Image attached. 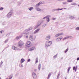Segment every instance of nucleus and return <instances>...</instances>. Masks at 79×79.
<instances>
[{
    "instance_id": "1",
    "label": "nucleus",
    "mask_w": 79,
    "mask_h": 79,
    "mask_svg": "<svg viewBox=\"0 0 79 79\" xmlns=\"http://www.w3.org/2000/svg\"><path fill=\"white\" fill-rule=\"evenodd\" d=\"M52 44V42L51 41L48 40L46 41L45 44V47L47 48L48 47H50Z\"/></svg>"
},
{
    "instance_id": "2",
    "label": "nucleus",
    "mask_w": 79,
    "mask_h": 79,
    "mask_svg": "<svg viewBox=\"0 0 79 79\" xmlns=\"http://www.w3.org/2000/svg\"><path fill=\"white\" fill-rule=\"evenodd\" d=\"M18 46L20 48H21L23 47V45H24V42L21 40H20L18 42Z\"/></svg>"
},
{
    "instance_id": "3",
    "label": "nucleus",
    "mask_w": 79,
    "mask_h": 79,
    "mask_svg": "<svg viewBox=\"0 0 79 79\" xmlns=\"http://www.w3.org/2000/svg\"><path fill=\"white\" fill-rule=\"evenodd\" d=\"M42 24V23L40 22H38L37 23V25H35L34 27V29H35L39 27L40 26V25H41Z\"/></svg>"
},
{
    "instance_id": "4",
    "label": "nucleus",
    "mask_w": 79,
    "mask_h": 79,
    "mask_svg": "<svg viewBox=\"0 0 79 79\" xmlns=\"http://www.w3.org/2000/svg\"><path fill=\"white\" fill-rule=\"evenodd\" d=\"M31 44V42L29 41L27 42L26 44V46L27 47H30L31 45H30Z\"/></svg>"
},
{
    "instance_id": "5",
    "label": "nucleus",
    "mask_w": 79,
    "mask_h": 79,
    "mask_svg": "<svg viewBox=\"0 0 79 79\" xmlns=\"http://www.w3.org/2000/svg\"><path fill=\"white\" fill-rule=\"evenodd\" d=\"M12 15H13V14H12L11 12H9L7 15V17L8 18H10V17L12 16Z\"/></svg>"
},
{
    "instance_id": "6",
    "label": "nucleus",
    "mask_w": 79,
    "mask_h": 79,
    "mask_svg": "<svg viewBox=\"0 0 79 79\" xmlns=\"http://www.w3.org/2000/svg\"><path fill=\"white\" fill-rule=\"evenodd\" d=\"M51 17V16L50 15H48V17H47L46 18V21L47 23H49V22H50V18Z\"/></svg>"
},
{
    "instance_id": "7",
    "label": "nucleus",
    "mask_w": 79,
    "mask_h": 79,
    "mask_svg": "<svg viewBox=\"0 0 79 79\" xmlns=\"http://www.w3.org/2000/svg\"><path fill=\"white\" fill-rule=\"evenodd\" d=\"M28 30H27V29L25 30L23 32V34H26V35H27V34H29V32H28Z\"/></svg>"
},
{
    "instance_id": "8",
    "label": "nucleus",
    "mask_w": 79,
    "mask_h": 79,
    "mask_svg": "<svg viewBox=\"0 0 79 79\" xmlns=\"http://www.w3.org/2000/svg\"><path fill=\"white\" fill-rule=\"evenodd\" d=\"M33 77V79H35L37 78V75H36V74L35 73H32Z\"/></svg>"
},
{
    "instance_id": "9",
    "label": "nucleus",
    "mask_w": 79,
    "mask_h": 79,
    "mask_svg": "<svg viewBox=\"0 0 79 79\" xmlns=\"http://www.w3.org/2000/svg\"><path fill=\"white\" fill-rule=\"evenodd\" d=\"M12 49H13V50H20V49L17 48L14 46H12Z\"/></svg>"
},
{
    "instance_id": "10",
    "label": "nucleus",
    "mask_w": 79,
    "mask_h": 79,
    "mask_svg": "<svg viewBox=\"0 0 79 79\" xmlns=\"http://www.w3.org/2000/svg\"><path fill=\"white\" fill-rule=\"evenodd\" d=\"M40 31V28H38L34 32V34H37L39 31Z\"/></svg>"
},
{
    "instance_id": "11",
    "label": "nucleus",
    "mask_w": 79,
    "mask_h": 79,
    "mask_svg": "<svg viewBox=\"0 0 79 79\" xmlns=\"http://www.w3.org/2000/svg\"><path fill=\"white\" fill-rule=\"evenodd\" d=\"M63 35V33H58V34H56L55 35V37H59V36H60V35Z\"/></svg>"
},
{
    "instance_id": "12",
    "label": "nucleus",
    "mask_w": 79,
    "mask_h": 79,
    "mask_svg": "<svg viewBox=\"0 0 79 79\" xmlns=\"http://www.w3.org/2000/svg\"><path fill=\"white\" fill-rule=\"evenodd\" d=\"M35 9L36 11H42V9L39 8V7H36L35 8Z\"/></svg>"
},
{
    "instance_id": "13",
    "label": "nucleus",
    "mask_w": 79,
    "mask_h": 79,
    "mask_svg": "<svg viewBox=\"0 0 79 79\" xmlns=\"http://www.w3.org/2000/svg\"><path fill=\"white\" fill-rule=\"evenodd\" d=\"M49 39H50V35H48L45 38V40H49Z\"/></svg>"
},
{
    "instance_id": "14",
    "label": "nucleus",
    "mask_w": 79,
    "mask_h": 79,
    "mask_svg": "<svg viewBox=\"0 0 79 79\" xmlns=\"http://www.w3.org/2000/svg\"><path fill=\"white\" fill-rule=\"evenodd\" d=\"M34 49H35V47H33L29 49L28 50L29 51H32V50H34Z\"/></svg>"
},
{
    "instance_id": "15",
    "label": "nucleus",
    "mask_w": 79,
    "mask_h": 79,
    "mask_svg": "<svg viewBox=\"0 0 79 79\" xmlns=\"http://www.w3.org/2000/svg\"><path fill=\"white\" fill-rule=\"evenodd\" d=\"M69 18L71 19H74V17L72 15H69Z\"/></svg>"
},
{
    "instance_id": "16",
    "label": "nucleus",
    "mask_w": 79,
    "mask_h": 79,
    "mask_svg": "<svg viewBox=\"0 0 79 79\" xmlns=\"http://www.w3.org/2000/svg\"><path fill=\"white\" fill-rule=\"evenodd\" d=\"M40 4H42V2H40L39 3H38V4H37L36 6H35L36 7H39V6H40Z\"/></svg>"
},
{
    "instance_id": "17",
    "label": "nucleus",
    "mask_w": 79,
    "mask_h": 79,
    "mask_svg": "<svg viewBox=\"0 0 79 79\" xmlns=\"http://www.w3.org/2000/svg\"><path fill=\"white\" fill-rule=\"evenodd\" d=\"M33 29V27H29L27 29L28 31H31V30H32Z\"/></svg>"
},
{
    "instance_id": "18",
    "label": "nucleus",
    "mask_w": 79,
    "mask_h": 79,
    "mask_svg": "<svg viewBox=\"0 0 79 79\" xmlns=\"http://www.w3.org/2000/svg\"><path fill=\"white\" fill-rule=\"evenodd\" d=\"M30 40H31V41H33V38H32V35L30 36Z\"/></svg>"
},
{
    "instance_id": "19",
    "label": "nucleus",
    "mask_w": 79,
    "mask_h": 79,
    "mask_svg": "<svg viewBox=\"0 0 79 79\" xmlns=\"http://www.w3.org/2000/svg\"><path fill=\"white\" fill-rule=\"evenodd\" d=\"M41 67V64H40L39 65H38V69L39 70H40V68Z\"/></svg>"
},
{
    "instance_id": "20",
    "label": "nucleus",
    "mask_w": 79,
    "mask_h": 79,
    "mask_svg": "<svg viewBox=\"0 0 79 79\" xmlns=\"http://www.w3.org/2000/svg\"><path fill=\"white\" fill-rule=\"evenodd\" d=\"M20 38H21V36H17L16 38V40H18V39H19Z\"/></svg>"
},
{
    "instance_id": "21",
    "label": "nucleus",
    "mask_w": 79,
    "mask_h": 79,
    "mask_svg": "<svg viewBox=\"0 0 79 79\" xmlns=\"http://www.w3.org/2000/svg\"><path fill=\"white\" fill-rule=\"evenodd\" d=\"M25 61V60L24 59H22L21 61V63H23Z\"/></svg>"
},
{
    "instance_id": "22",
    "label": "nucleus",
    "mask_w": 79,
    "mask_h": 79,
    "mask_svg": "<svg viewBox=\"0 0 79 79\" xmlns=\"http://www.w3.org/2000/svg\"><path fill=\"white\" fill-rule=\"evenodd\" d=\"M63 10V8H62V9H55V11H57H57H59L60 10Z\"/></svg>"
},
{
    "instance_id": "23",
    "label": "nucleus",
    "mask_w": 79,
    "mask_h": 79,
    "mask_svg": "<svg viewBox=\"0 0 79 79\" xmlns=\"http://www.w3.org/2000/svg\"><path fill=\"white\" fill-rule=\"evenodd\" d=\"M47 24H44L42 26V27L44 28L45 27H46L47 26Z\"/></svg>"
},
{
    "instance_id": "24",
    "label": "nucleus",
    "mask_w": 79,
    "mask_h": 79,
    "mask_svg": "<svg viewBox=\"0 0 79 79\" xmlns=\"http://www.w3.org/2000/svg\"><path fill=\"white\" fill-rule=\"evenodd\" d=\"M68 39V36H66L63 38V41H64V40H66V39Z\"/></svg>"
},
{
    "instance_id": "25",
    "label": "nucleus",
    "mask_w": 79,
    "mask_h": 79,
    "mask_svg": "<svg viewBox=\"0 0 79 79\" xmlns=\"http://www.w3.org/2000/svg\"><path fill=\"white\" fill-rule=\"evenodd\" d=\"M51 75H52V73H50L49 74V75H48V78H47L48 79H50V77L51 76Z\"/></svg>"
},
{
    "instance_id": "26",
    "label": "nucleus",
    "mask_w": 79,
    "mask_h": 79,
    "mask_svg": "<svg viewBox=\"0 0 79 79\" xmlns=\"http://www.w3.org/2000/svg\"><path fill=\"white\" fill-rule=\"evenodd\" d=\"M71 5H74V6H76V5H77V4L75 3H71Z\"/></svg>"
},
{
    "instance_id": "27",
    "label": "nucleus",
    "mask_w": 79,
    "mask_h": 79,
    "mask_svg": "<svg viewBox=\"0 0 79 79\" xmlns=\"http://www.w3.org/2000/svg\"><path fill=\"white\" fill-rule=\"evenodd\" d=\"M34 8L32 7H31L28 8V10H30V11H31L32 10H33Z\"/></svg>"
},
{
    "instance_id": "28",
    "label": "nucleus",
    "mask_w": 79,
    "mask_h": 79,
    "mask_svg": "<svg viewBox=\"0 0 79 79\" xmlns=\"http://www.w3.org/2000/svg\"><path fill=\"white\" fill-rule=\"evenodd\" d=\"M38 58L37 57L36 60V61L35 62V64H36L38 63Z\"/></svg>"
},
{
    "instance_id": "29",
    "label": "nucleus",
    "mask_w": 79,
    "mask_h": 79,
    "mask_svg": "<svg viewBox=\"0 0 79 79\" xmlns=\"http://www.w3.org/2000/svg\"><path fill=\"white\" fill-rule=\"evenodd\" d=\"M77 66H76L75 67V66L73 67V70H75V69H77Z\"/></svg>"
},
{
    "instance_id": "30",
    "label": "nucleus",
    "mask_w": 79,
    "mask_h": 79,
    "mask_svg": "<svg viewBox=\"0 0 79 79\" xmlns=\"http://www.w3.org/2000/svg\"><path fill=\"white\" fill-rule=\"evenodd\" d=\"M75 30L76 31H79V27H76L75 28Z\"/></svg>"
},
{
    "instance_id": "31",
    "label": "nucleus",
    "mask_w": 79,
    "mask_h": 79,
    "mask_svg": "<svg viewBox=\"0 0 79 79\" xmlns=\"http://www.w3.org/2000/svg\"><path fill=\"white\" fill-rule=\"evenodd\" d=\"M57 55H58V54H57L56 55H55L53 57V58L54 59L56 58V57H57Z\"/></svg>"
},
{
    "instance_id": "32",
    "label": "nucleus",
    "mask_w": 79,
    "mask_h": 79,
    "mask_svg": "<svg viewBox=\"0 0 79 79\" xmlns=\"http://www.w3.org/2000/svg\"><path fill=\"white\" fill-rule=\"evenodd\" d=\"M71 68V67H69V68L68 69V74H69V70H70Z\"/></svg>"
},
{
    "instance_id": "33",
    "label": "nucleus",
    "mask_w": 79,
    "mask_h": 79,
    "mask_svg": "<svg viewBox=\"0 0 79 79\" xmlns=\"http://www.w3.org/2000/svg\"><path fill=\"white\" fill-rule=\"evenodd\" d=\"M60 38H58L56 39V41L57 42H59V41H60Z\"/></svg>"
},
{
    "instance_id": "34",
    "label": "nucleus",
    "mask_w": 79,
    "mask_h": 79,
    "mask_svg": "<svg viewBox=\"0 0 79 79\" xmlns=\"http://www.w3.org/2000/svg\"><path fill=\"white\" fill-rule=\"evenodd\" d=\"M60 74L59 73L58 75H57V79H59V78L60 77Z\"/></svg>"
},
{
    "instance_id": "35",
    "label": "nucleus",
    "mask_w": 79,
    "mask_h": 79,
    "mask_svg": "<svg viewBox=\"0 0 79 79\" xmlns=\"http://www.w3.org/2000/svg\"><path fill=\"white\" fill-rule=\"evenodd\" d=\"M67 37L68 39H72V38H73V37H72V36H67Z\"/></svg>"
},
{
    "instance_id": "36",
    "label": "nucleus",
    "mask_w": 79,
    "mask_h": 79,
    "mask_svg": "<svg viewBox=\"0 0 79 79\" xmlns=\"http://www.w3.org/2000/svg\"><path fill=\"white\" fill-rule=\"evenodd\" d=\"M48 16V15H47L46 17H44L43 18V19H46V18H47Z\"/></svg>"
},
{
    "instance_id": "37",
    "label": "nucleus",
    "mask_w": 79,
    "mask_h": 79,
    "mask_svg": "<svg viewBox=\"0 0 79 79\" xmlns=\"http://www.w3.org/2000/svg\"><path fill=\"white\" fill-rule=\"evenodd\" d=\"M68 48H67L66 49V50L64 52L66 53V52H68Z\"/></svg>"
},
{
    "instance_id": "38",
    "label": "nucleus",
    "mask_w": 79,
    "mask_h": 79,
    "mask_svg": "<svg viewBox=\"0 0 79 79\" xmlns=\"http://www.w3.org/2000/svg\"><path fill=\"white\" fill-rule=\"evenodd\" d=\"M56 19V18H52V20H55V19Z\"/></svg>"
},
{
    "instance_id": "39",
    "label": "nucleus",
    "mask_w": 79,
    "mask_h": 79,
    "mask_svg": "<svg viewBox=\"0 0 79 79\" xmlns=\"http://www.w3.org/2000/svg\"><path fill=\"white\" fill-rule=\"evenodd\" d=\"M68 2H73V1L72 0H68Z\"/></svg>"
},
{
    "instance_id": "40",
    "label": "nucleus",
    "mask_w": 79,
    "mask_h": 79,
    "mask_svg": "<svg viewBox=\"0 0 79 79\" xmlns=\"http://www.w3.org/2000/svg\"><path fill=\"white\" fill-rule=\"evenodd\" d=\"M5 24H6V23L5 22H3L2 23V25H5Z\"/></svg>"
},
{
    "instance_id": "41",
    "label": "nucleus",
    "mask_w": 79,
    "mask_h": 79,
    "mask_svg": "<svg viewBox=\"0 0 79 79\" xmlns=\"http://www.w3.org/2000/svg\"><path fill=\"white\" fill-rule=\"evenodd\" d=\"M31 61V60L30 59H28L27 60V62H30Z\"/></svg>"
},
{
    "instance_id": "42",
    "label": "nucleus",
    "mask_w": 79,
    "mask_h": 79,
    "mask_svg": "<svg viewBox=\"0 0 79 79\" xmlns=\"http://www.w3.org/2000/svg\"><path fill=\"white\" fill-rule=\"evenodd\" d=\"M3 9V8H2V7L0 8V10H2Z\"/></svg>"
},
{
    "instance_id": "43",
    "label": "nucleus",
    "mask_w": 79,
    "mask_h": 79,
    "mask_svg": "<svg viewBox=\"0 0 79 79\" xmlns=\"http://www.w3.org/2000/svg\"><path fill=\"white\" fill-rule=\"evenodd\" d=\"M8 40H6L5 41V43H6V42H7L8 41Z\"/></svg>"
},
{
    "instance_id": "44",
    "label": "nucleus",
    "mask_w": 79,
    "mask_h": 79,
    "mask_svg": "<svg viewBox=\"0 0 79 79\" xmlns=\"http://www.w3.org/2000/svg\"><path fill=\"white\" fill-rule=\"evenodd\" d=\"M60 40H61V39H62V37H61L60 38H59Z\"/></svg>"
},
{
    "instance_id": "45",
    "label": "nucleus",
    "mask_w": 79,
    "mask_h": 79,
    "mask_svg": "<svg viewBox=\"0 0 79 79\" xmlns=\"http://www.w3.org/2000/svg\"><path fill=\"white\" fill-rule=\"evenodd\" d=\"M63 4H66L67 3L66 2H63Z\"/></svg>"
},
{
    "instance_id": "46",
    "label": "nucleus",
    "mask_w": 79,
    "mask_h": 79,
    "mask_svg": "<svg viewBox=\"0 0 79 79\" xmlns=\"http://www.w3.org/2000/svg\"><path fill=\"white\" fill-rule=\"evenodd\" d=\"M0 64H3V62L2 61L1 62Z\"/></svg>"
},
{
    "instance_id": "47",
    "label": "nucleus",
    "mask_w": 79,
    "mask_h": 79,
    "mask_svg": "<svg viewBox=\"0 0 79 79\" xmlns=\"http://www.w3.org/2000/svg\"><path fill=\"white\" fill-rule=\"evenodd\" d=\"M11 78H12V77L10 76L9 79H11Z\"/></svg>"
},
{
    "instance_id": "48",
    "label": "nucleus",
    "mask_w": 79,
    "mask_h": 79,
    "mask_svg": "<svg viewBox=\"0 0 79 79\" xmlns=\"http://www.w3.org/2000/svg\"><path fill=\"white\" fill-rule=\"evenodd\" d=\"M20 67H23V64H22L21 65V66H20Z\"/></svg>"
},
{
    "instance_id": "49",
    "label": "nucleus",
    "mask_w": 79,
    "mask_h": 79,
    "mask_svg": "<svg viewBox=\"0 0 79 79\" xmlns=\"http://www.w3.org/2000/svg\"><path fill=\"white\" fill-rule=\"evenodd\" d=\"M26 38H28V36L27 35L26 36Z\"/></svg>"
},
{
    "instance_id": "50",
    "label": "nucleus",
    "mask_w": 79,
    "mask_h": 79,
    "mask_svg": "<svg viewBox=\"0 0 79 79\" xmlns=\"http://www.w3.org/2000/svg\"><path fill=\"white\" fill-rule=\"evenodd\" d=\"M77 60H79V57H78V58H77Z\"/></svg>"
},
{
    "instance_id": "51",
    "label": "nucleus",
    "mask_w": 79,
    "mask_h": 79,
    "mask_svg": "<svg viewBox=\"0 0 79 79\" xmlns=\"http://www.w3.org/2000/svg\"><path fill=\"white\" fill-rule=\"evenodd\" d=\"M37 71V69H35L34 71Z\"/></svg>"
},
{
    "instance_id": "52",
    "label": "nucleus",
    "mask_w": 79,
    "mask_h": 79,
    "mask_svg": "<svg viewBox=\"0 0 79 79\" xmlns=\"http://www.w3.org/2000/svg\"><path fill=\"white\" fill-rule=\"evenodd\" d=\"M77 70V69H75V71H76Z\"/></svg>"
},
{
    "instance_id": "53",
    "label": "nucleus",
    "mask_w": 79,
    "mask_h": 79,
    "mask_svg": "<svg viewBox=\"0 0 79 79\" xmlns=\"http://www.w3.org/2000/svg\"><path fill=\"white\" fill-rule=\"evenodd\" d=\"M0 33H1V34H2V31H0Z\"/></svg>"
},
{
    "instance_id": "54",
    "label": "nucleus",
    "mask_w": 79,
    "mask_h": 79,
    "mask_svg": "<svg viewBox=\"0 0 79 79\" xmlns=\"http://www.w3.org/2000/svg\"><path fill=\"white\" fill-rule=\"evenodd\" d=\"M0 66H2V64H0Z\"/></svg>"
},
{
    "instance_id": "55",
    "label": "nucleus",
    "mask_w": 79,
    "mask_h": 79,
    "mask_svg": "<svg viewBox=\"0 0 79 79\" xmlns=\"http://www.w3.org/2000/svg\"><path fill=\"white\" fill-rule=\"evenodd\" d=\"M64 9L65 10H66L67 9L66 8H64Z\"/></svg>"
},
{
    "instance_id": "56",
    "label": "nucleus",
    "mask_w": 79,
    "mask_h": 79,
    "mask_svg": "<svg viewBox=\"0 0 79 79\" xmlns=\"http://www.w3.org/2000/svg\"><path fill=\"white\" fill-rule=\"evenodd\" d=\"M65 79H66V77H65Z\"/></svg>"
},
{
    "instance_id": "57",
    "label": "nucleus",
    "mask_w": 79,
    "mask_h": 79,
    "mask_svg": "<svg viewBox=\"0 0 79 79\" xmlns=\"http://www.w3.org/2000/svg\"><path fill=\"white\" fill-rule=\"evenodd\" d=\"M7 47H9V46H7Z\"/></svg>"
},
{
    "instance_id": "58",
    "label": "nucleus",
    "mask_w": 79,
    "mask_h": 79,
    "mask_svg": "<svg viewBox=\"0 0 79 79\" xmlns=\"http://www.w3.org/2000/svg\"><path fill=\"white\" fill-rule=\"evenodd\" d=\"M0 79H2L1 78V77H0Z\"/></svg>"
},
{
    "instance_id": "59",
    "label": "nucleus",
    "mask_w": 79,
    "mask_h": 79,
    "mask_svg": "<svg viewBox=\"0 0 79 79\" xmlns=\"http://www.w3.org/2000/svg\"><path fill=\"white\" fill-rule=\"evenodd\" d=\"M78 6L79 7V5H78Z\"/></svg>"
},
{
    "instance_id": "60",
    "label": "nucleus",
    "mask_w": 79,
    "mask_h": 79,
    "mask_svg": "<svg viewBox=\"0 0 79 79\" xmlns=\"http://www.w3.org/2000/svg\"><path fill=\"white\" fill-rule=\"evenodd\" d=\"M78 19H79V18H78Z\"/></svg>"
}]
</instances>
